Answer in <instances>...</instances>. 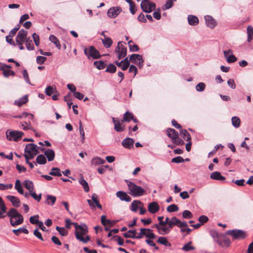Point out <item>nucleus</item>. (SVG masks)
Returning a JSON list of instances; mask_svg holds the SVG:
<instances>
[{"label":"nucleus","mask_w":253,"mask_h":253,"mask_svg":"<svg viewBox=\"0 0 253 253\" xmlns=\"http://www.w3.org/2000/svg\"><path fill=\"white\" fill-rule=\"evenodd\" d=\"M75 228V236L76 239L84 244L88 242L90 238L88 235H86L88 233V228L85 224L78 225V223H74Z\"/></svg>","instance_id":"f257e3e1"},{"label":"nucleus","mask_w":253,"mask_h":253,"mask_svg":"<svg viewBox=\"0 0 253 253\" xmlns=\"http://www.w3.org/2000/svg\"><path fill=\"white\" fill-rule=\"evenodd\" d=\"M6 215L10 218V223L13 227L20 225L24 221L22 215L19 213L14 208L10 209L7 212Z\"/></svg>","instance_id":"f03ea898"},{"label":"nucleus","mask_w":253,"mask_h":253,"mask_svg":"<svg viewBox=\"0 0 253 253\" xmlns=\"http://www.w3.org/2000/svg\"><path fill=\"white\" fill-rule=\"evenodd\" d=\"M127 186L129 190V194L133 197H139L143 195L145 190L140 186L136 185L133 182L126 181Z\"/></svg>","instance_id":"7ed1b4c3"},{"label":"nucleus","mask_w":253,"mask_h":253,"mask_svg":"<svg viewBox=\"0 0 253 253\" xmlns=\"http://www.w3.org/2000/svg\"><path fill=\"white\" fill-rule=\"evenodd\" d=\"M39 147L35 144L29 143L26 145L25 149V154L28 158L33 159L37 154L39 153L38 149Z\"/></svg>","instance_id":"20e7f679"},{"label":"nucleus","mask_w":253,"mask_h":253,"mask_svg":"<svg viewBox=\"0 0 253 253\" xmlns=\"http://www.w3.org/2000/svg\"><path fill=\"white\" fill-rule=\"evenodd\" d=\"M167 135L170 138L171 141L177 145H182L184 143L183 141L179 138V134L177 131L173 128H168L167 130Z\"/></svg>","instance_id":"39448f33"},{"label":"nucleus","mask_w":253,"mask_h":253,"mask_svg":"<svg viewBox=\"0 0 253 253\" xmlns=\"http://www.w3.org/2000/svg\"><path fill=\"white\" fill-rule=\"evenodd\" d=\"M24 133L20 131L7 130L6 132L7 139L9 141H18L20 140Z\"/></svg>","instance_id":"423d86ee"},{"label":"nucleus","mask_w":253,"mask_h":253,"mask_svg":"<svg viewBox=\"0 0 253 253\" xmlns=\"http://www.w3.org/2000/svg\"><path fill=\"white\" fill-rule=\"evenodd\" d=\"M84 53L88 58L98 59L101 57L99 52L93 46L84 48Z\"/></svg>","instance_id":"0eeeda50"},{"label":"nucleus","mask_w":253,"mask_h":253,"mask_svg":"<svg viewBox=\"0 0 253 253\" xmlns=\"http://www.w3.org/2000/svg\"><path fill=\"white\" fill-rule=\"evenodd\" d=\"M226 234L232 237L234 239H243L247 236L246 233L241 230H230L227 231Z\"/></svg>","instance_id":"6e6552de"},{"label":"nucleus","mask_w":253,"mask_h":253,"mask_svg":"<svg viewBox=\"0 0 253 253\" xmlns=\"http://www.w3.org/2000/svg\"><path fill=\"white\" fill-rule=\"evenodd\" d=\"M156 4L149 0H143L141 3V8L145 13H150L155 9Z\"/></svg>","instance_id":"1a4fd4ad"},{"label":"nucleus","mask_w":253,"mask_h":253,"mask_svg":"<svg viewBox=\"0 0 253 253\" xmlns=\"http://www.w3.org/2000/svg\"><path fill=\"white\" fill-rule=\"evenodd\" d=\"M129 60L131 62L138 66L140 68L142 67L144 62L142 55L138 54H131L129 57Z\"/></svg>","instance_id":"9d476101"},{"label":"nucleus","mask_w":253,"mask_h":253,"mask_svg":"<svg viewBox=\"0 0 253 253\" xmlns=\"http://www.w3.org/2000/svg\"><path fill=\"white\" fill-rule=\"evenodd\" d=\"M115 51L118 53V57L119 59H121L126 56L127 48L121 44V42H119L118 46L116 47Z\"/></svg>","instance_id":"9b49d317"},{"label":"nucleus","mask_w":253,"mask_h":253,"mask_svg":"<svg viewBox=\"0 0 253 253\" xmlns=\"http://www.w3.org/2000/svg\"><path fill=\"white\" fill-rule=\"evenodd\" d=\"M27 31L24 29L20 30L16 37V42H25L28 39L27 38Z\"/></svg>","instance_id":"f8f14e48"},{"label":"nucleus","mask_w":253,"mask_h":253,"mask_svg":"<svg viewBox=\"0 0 253 253\" xmlns=\"http://www.w3.org/2000/svg\"><path fill=\"white\" fill-rule=\"evenodd\" d=\"M121 11L119 7H114L110 8L107 11V15L109 17L114 18L117 17Z\"/></svg>","instance_id":"ddd939ff"},{"label":"nucleus","mask_w":253,"mask_h":253,"mask_svg":"<svg viewBox=\"0 0 253 253\" xmlns=\"http://www.w3.org/2000/svg\"><path fill=\"white\" fill-rule=\"evenodd\" d=\"M113 122L114 124V129L118 132H121L124 130V126H123V122H120L118 119L112 118Z\"/></svg>","instance_id":"4468645a"},{"label":"nucleus","mask_w":253,"mask_h":253,"mask_svg":"<svg viewBox=\"0 0 253 253\" xmlns=\"http://www.w3.org/2000/svg\"><path fill=\"white\" fill-rule=\"evenodd\" d=\"M115 64L123 71L126 70L129 66L127 58H126L121 62L116 61Z\"/></svg>","instance_id":"2eb2a0df"},{"label":"nucleus","mask_w":253,"mask_h":253,"mask_svg":"<svg viewBox=\"0 0 253 253\" xmlns=\"http://www.w3.org/2000/svg\"><path fill=\"white\" fill-rule=\"evenodd\" d=\"M116 196L121 201H125L126 202H129L131 200V198L130 196L127 195L126 192L122 191L117 192L116 193Z\"/></svg>","instance_id":"dca6fc26"},{"label":"nucleus","mask_w":253,"mask_h":253,"mask_svg":"<svg viewBox=\"0 0 253 253\" xmlns=\"http://www.w3.org/2000/svg\"><path fill=\"white\" fill-rule=\"evenodd\" d=\"M160 209V206L156 202L149 203L148 206V211L151 213L157 212Z\"/></svg>","instance_id":"f3484780"},{"label":"nucleus","mask_w":253,"mask_h":253,"mask_svg":"<svg viewBox=\"0 0 253 253\" xmlns=\"http://www.w3.org/2000/svg\"><path fill=\"white\" fill-rule=\"evenodd\" d=\"M205 20L206 21V25L211 29H213L216 25V22L214 19L210 15H206L205 16Z\"/></svg>","instance_id":"a211bd4d"},{"label":"nucleus","mask_w":253,"mask_h":253,"mask_svg":"<svg viewBox=\"0 0 253 253\" xmlns=\"http://www.w3.org/2000/svg\"><path fill=\"white\" fill-rule=\"evenodd\" d=\"M134 142L132 138H126L123 140L122 144L125 148L130 149L133 147Z\"/></svg>","instance_id":"6ab92c4d"},{"label":"nucleus","mask_w":253,"mask_h":253,"mask_svg":"<svg viewBox=\"0 0 253 253\" xmlns=\"http://www.w3.org/2000/svg\"><path fill=\"white\" fill-rule=\"evenodd\" d=\"M159 226L158 232L160 235H165L168 234L171 231V229L169 225H160Z\"/></svg>","instance_id":"aec40b11"},{"label":"nucleus","mask_w":253,"mask_h":253,"mask_svg":"<svg viewBox=\"0 0 253 253\" xmlns=\"http://www.w3.org/2000/svg\"><path fill=\"white\" fill-rule=\"evenodd\" d=\"M210 177L212 179L223 181L225 180V177L221 175L218 171H214L211 174Z\"/></svg>","instance_id":"412c9836"},{"label":"nucleus","mask_w":253,"mask_h":253,"mask_svg":"<svg viewBox=\"0 0 253 253\" xmlns=\"http://www.w3.org/2000/svg\"><path fill=\"white\" fill-rule=\"evenodd\" d=\"M6 198L11 202L12 205L16 207H18L20 205V200L16 197L14 196L8 195L6 196Z\"/></svg>","instance_id":"4be33fe9"},{"label":"nucleus","mask_w":253,"mask_h":253,"mask_svg":"<svg viewBox=\"0 0 253 253\" xmlns=\"http://www.w3.org/2000/svg\"><path fill=\"white\" fill-rule=\"evenodd\" d=\"M56 200V198L55 196L50 195H46V204L50 206H53L55 204Z\"/></svg>","instance_id":"5701e85b"},{"label":"nucleus","mask_w":253,"mask_h":253,"mask_svg":"<svg viewBox=\"0 0 253 253\" xmlns=\"http://www.w3.org/2000/svg\"><path fill=\"white\" fill-rule=\"evenodd\" d=\"M188 23L190 25L195 26L199 23L198 18L194 15H190L188 16Z\"/></svg>","instance_id":"b1692460"},{"label":"nucleus","mask_w":253,"mask_h":253,"mask_svg":"<svg viewBox=\"0 0 253 253\" xmlns=\"http://www.w3.org/2000/svg\"><path fill=\"white\" fill-rule=\"evenodd\" d=\"M44 155L46 156L48 161H52L55 157L54 152L51 149H47L44 152Z\"/></svg>","instance_id":"393cba45"},{"label":"nucleus","mask_w":253,"mask_h":253,"mask_svg":"<svg viewBox=\"0 0 253 253\" xmlns=\"http://www.w3.org/2000/svg\"><path fill=\"white\" fill-rule=\"evenodd\" d=\"M101 41L104 46L106 48L110 47L113 43L112 39L109 37H107V36H105V39H102Z\"/></svg>","instance_id":"a878e982"},{"label":"nucleus","mask_w":253,"mask_h":253,"mask_svg":"<svg viewBox=\"0 0 253 253\" xmlns=\"http://www.w3.org/2000/svg\"><path fill=\"white\" fill-rule=\"evenodd\" d=\"M79 183L83 187L84 190L87 192L89 190V187L88 183L84 180V177L82 176L79 180Z\"/></svg>","instance_id":"bb28decb"},{"label":"nucleus","mask_w":253,"mask_h":253,"mask_svg":"<svg viewBox=\"0 0 253 253\" xmlns=\"http://www.w3.org/2000/svg\"><path fill=\"white\" fill-rule=\"evenodd\" d=\"M105 163V161L99 157H96L93 158L91 161V164L92 165H98L103 164Z\"/></svg>","instance_id":"cd10ccee"},{"label":"nucleus","mask_w":253,"mask_h":253,"mask_svg":"<svg viewBox=\"0 0 253 253\" xmlns=\"http://www.w3.org/2000/svg\"><path fill=\"white\" fill-rule=\"evenodd\" d=\"M28 101V96L25 95L23 97L15 100L14 104L18 106H21L24 104H25Z\"/></svg>","instance_id":"c85d7f7f"},{"label":"nucleus","mask_w":253,"mask_h":253,"mask_svg":"<svg viewBox=\"0 0 253 253\" xmlns=\"http://www.w3.org/2000/svg\"><path fill=\"white\" fill-rule=\"evenodd\" d=\"M139 205H143V204L141 202L138 200L133 201L131 204L130 210L136 212L139 208Z\"/></svg>","instance_id":"c756f323"},{"label":"nucleus","mask_w":253,"mask_h":253,"mask_svg":"<svg viewBox=\"0 0 253 253\" xmlns=\"http://www.w3.org/2000/svg\"><path fill=\"white\" fill-rule=\"evenodd\" d=\"M24 185L25 187L30 192L33 191L34 184L32 181L29 180H26L24 181Z\"/></svg>","instance_id":"7c9ffc66"},{"label":"nucleus","mask_w":253,"mask_h":253,"mask_svg":"<svg viewBox=\"0 0 253 253\" xmlns=\"http://www.w3.org/2000/svg\"><path fill=\"white\" fill-rule=\"evenodd\" d=\"M157 242L165 246L170 247L171 246V244L168 242L167 238L164 237H159L157 240Z\"/></svg>","instance_id":"2f4dec72"},{"label":"nucleus","mask_w":253,"mask_h":253,"mask_svg":"<svg viewBox=\"0 0 253 253\" xmlns=\"http://www.w3.org/2000/svg\"><path fill=\"white\" fill-rule=\"evenodd\" d=\"M180 133L186 141H189L191 140V136L186 129L181 128L180 130Z\"/></svg>","instance_id":"473e14b6"},{"label":"nucleus","mask_w":253,"mask_h":253,"mask_svg":"<svg viewBox=\"0 0 253 253\" xmlns=\"http://www.w3.org/2000/svg\"><path fill=\"white\" fill-rule=\"evenodd\" d=\"M231 122L232 125L235 128H238L240 126L241 121L238 117H233L231 119Z\"/></svg>","instance_id":"72a5a7b5"},{"label":"nucleus","mask_w":253,"mask_h":253,"mask_svg":"<svg viewBox=\"0 0 253 253\" xmlns=\"http://www.w3.org/2000/svg\"><path fill=\"white\" fill-rule=\"evenodd\" d=\"M15 189L20 194H24V190L21 184L20 181L19 179H17L15 181Z\"/></svg>","instance_id":"f704fd0d"},{"label":"nucleus","mask_w":253,"mask_h":253,"mask_svg":"<svg viewBox=\"0 0 253 253\" xmlns=\"http://www.w3.org/2000/svg\"><path fill=\"white\" fill-rule=\"evenodd\" d=\"M37 163L40 165H44L46 163L45 157L42 154L39 155L36 158Z\"/></svg>","instance_id":"c9c22d12"},{"label":"nucleus","mask_w":253,"mask_h":253,"mask_svg":"<svg viewBox=\"0 0 253 253\" xmlns=\"http://www.w3.org/2000/svg\"><path fill=\"white\" fill-rule=\"evenodd\" d=\"M49 174L51 175L56 176H60L62 175L60 169L58 168H52Z\"/></svg>","instance_id":"e433bc0d"},{"label":"nucleus","mask_w":253,"mask_h":253,"mask_svg":"<svg viewBox=\"0 0 253 253\" xmlns=\"http://www.w3.org/2000/svg\"><path fill=\"white\" fill-rule=\"evenodd\" d=\"M20 127L24 130L32 129V127L30 122H21L20 124Z\"/></svg>","instance_id":"4c0bfd02"},{"label":"nucleus","mask_w":253,"mask_h":253,"mask_svg":"<svg viewBox=\"0 0 253 253\" xmlns=\"http://www.w3.org/2000/svg\"><path fill=\"white\" fill-rule=\"evenodd\" d=\"M49 41L53 43L56 46L60 49L61 48V45L59 42V41L57 39V38L54 35H51L49 37Z\"/></svg>","instance_id":"58836bf2"},{"label":"nucleus","mask_w":253,"mask_h":253,"mask_svg":"<svg viewBox=\"0 0 253 253\" xmlns=\"http://www.w3.org/2000/svg\"><path fill=\"white\" fill-rule=\"evenodd\" d=\"M150 229L148 228H141L140 229V232L137 235H135V239H141L144 236H145L146 232L150 231Z\"/></svg>","instance_id":"ea45409f"},{"label":"nucleus","mask_w":253,"mask_h":253,"mask_svg":"<svg viewBox=\"0 0 253 253\" xmlns=\"http://www.w3.org/2000/svg\"><path fill=\"white\" fill-rule=\"evenodd\" d=\"M12 232L16 235L19 236L21 233H24V234H28L29 233L28 230L24 227L19 228L17 229H13Z\"/></svg>","instance_id":"a19ab883"},{"label":"nucleus","mask_w":253,"mask_h":253,"mask_svg":"<svg viewBox=\"0 0 253 253\" xmlns=\"http://www.w3.org/2000/svg\"><path fill=\"white\" fill-rule=\"evenodd\" d=\"M180 222V220L177 218L175 216L172 217L170 220L169 224V227L171 229L174 226H178V223Z\"/></svg>","instance_id":"79ce46f5"},{"label":"nucleus","mask_w":253,"mask_h":253,"mask_svg":"<svg viewBox=\"0 0 253 253\" xmlns=\"http://www.w3.org/2000/svg\"><path fill=\"white\" fill-rule=\"evenodd\" d=\"M136 235V230H129L127 232L125 233L124 234V236L125 238H131L133 239H135Z\"/></svg>","instance_id":"37998d69"},{"label":"nucleus","mask_w":253,"mask_h":253,"mask_svg":"<svg viewBox=\"0 0 253 253\" xmlns=\"http://www.w3.org/2000/svg\"><path fill=\"white\" fill-rule=\"evenodd\" d=\"M94 66L99 70L103 69L105 66L106 64L105 62L103 61H96L93 63Z\"/></svg>","instance_id":"c03bdc74"},{"label":"nucleus","mask_w":253,"mask_h":253,"mask_svg":"<svg viewBox=\"0 0 253 253\" xmlns=\"http://www.w3.org/2000/svg\"><path fill=\"white\" fill-rule=\"evenodd\" d=\"M133 114L129 112L128 111H127L126 112V113L123 116V120H122V122H123L124 121L129 122L131 120V118H132Z\"/></svg>","instance_id":"a18cd8bd"},{"label":"nucleus","mask_w":253,"mask_h":253,"mask_svg":"<svg viewBox=\"0 0 253 253\" xmlns=\"http://www.w3.org/2000/svg\"><path fill=\"white\" fill-rule=\"evenodd\" d=\"M56 230L62 236H66L68 235V231L64 227L57 226L56 227Z\"/></svg>","instance_id":"49530a36"},{"label":"nucleus","mask_w":253,"mask_h":253,"mask_svg":"<svg viewBox=\"0 0 253 253\" xmlns=\"http://www.w3.org/2000/svg\"><path fill=\"white\" fill-rule=\"evenodd\" d=\"M26 48L29 50H32L34 49V46L33 43L32 41L30 39V38H28V39L25 42Z\"/></svg>","instance_id":"de8ad7c7"},{"label":"nucleus","mask_w":253,"mask_h":253,"mask_svg":"<svg viewBox=\"0 0 253 253\" xmlns=\"http://www.w3.org/2000/svg\"><path fill=\"white\" fill-rule=\"evenodd\" d=\"M167 210L169 212L176 211L178 210V207L175 204H171L167 207Z\"/></svg>","instance_id":"09e8293b"},{"label":"nucleus","mask_w":253,"mask_h":253,"mask_svg":"<svg viewBox=\"0 0 253 253\" xmlns=\"http://www.w3.org/2000/svg\"><path fill=\"white\" fill-rule=\"evenodd\" d=\"M39 215H35L30 217L29 220L31 223L33 224H38L40 220H39Z\"/></svg>","instance_id":"8fccbe9b"},{"label":"nucleus","mask_w":253,"mask_h":253,"mask_svg":"<svg viewBox=\"0 0 253 253\" xmlns=\"http://www.w3.org/2000/svg\"><path fill=\"white\" fill-rule=\"evenodd\" d=\"M29 194L37 202H40L41 201L42 195L41 193L37 195L35 192L31 191V192H29Z\"/></svg>","instance_id":"3c124183"},{"label":"nucleus","mask_w":253,"mask_h":253,"mask_svg":"<svg viewBox=\"0 0 253 253\" xmlns=\"http://www.w3.org/2000/svg\"><path fill=\"white\" fill-rule=\"evenodd\" d=\"M176 0H167L164 6V7L163 9H169L171 8L173 4V2L175 1Z\"/></svg>","instance_id":"603ef678"},{"label":"nucleus","mask_w":253,"mask_h":253,"mask_svg":"<svg viewBox=\"0 0 253 253\" xmlns=\"http://www.w3.org/2000/svg\"><path fill=\"white\" fill-rule=\"evenodd\" d=\"M192 243L191 242H189L187 244L185 245L182 248V250L186 251L188 252L190 250H193L195 249V247L193 246H192L191 245Z\"/></svg>","instance_id":"864d4df0"},{"label":"nucleus","mask_w":253,"mask_h":253,"mask_svg":"<svg viewBox=\"0 0 253 253\" xmlns=\"http://www.w3.org/2000/svg\"><path fill=\"white\" fill-rule=\"evenodd\" d=\"M116 67L113 64H110L106 69V72L114 73L116 71Z\"/></svg>","instance_id":"5fc2aeb1"},{"label":"nucleus","mask_w":253,"mask_h":253,"mask_svg":"<svg viewBox=\"0 0 253 253\" xmlns=\"http://www.w3.org/2000/svg\"><path fill=\"white\" fill-rule=\"evenodd\" d=\"M128 43L129 44V49L130 51H137L139 49V47L137 45H136V44H133V45H131V43H133V42L132 41H130L128 42Z\"/></svg>","instance_id":"6e6d98bb"},{"label":"nucleus","mask_w":253,"mask_h":253,"mask_svg":"<svg viewBox=\"0 0 253 253\" xmlns=\"http://www.w3.org/2000/svg\"><path fill=\"white\" fill-rule=\"evenodd\" d=\"M182 217L184 218L190 219L192 218L193 215L189 211L185 210L182 212Z\"/></svg>","instance_id":"4d7b16f0"},{"label":"nucleus","mask_w":253,"mask_h":253,"mask_svg":"<svg viewBox=\"0 0 253 253\" xmlns=\"http://www.w3.org/2000/svg\"><path fill=\"white\" fill-rule=\"evenodd\" d=\"M205 84L203 83H200L196 86V89L197 91H203L205 88Z\"/></svg>","instance_id":"13d9d810"},{"label":"nucleus","mask_w":253,"mask_h":253,"mask_svg":"<svg viewBox=\"0 0 253 253\" xmlns=\"http://www.w3.org/2000/svg\"><path fill=\"white\" fill-rule=\"evenodd\" d=\"M3 71V74L4 77H8L9 76H14L15 75V73L10 70H2Z\"/></svg>","instance_id":"bf43d9fd"},{"label":"nucleus","mask_w":253,"mask_h":253,"mask_svg":"<svg viewBox=\"0 0 253 253\" xmlns=\"http://www.w3.org/2000/svg\"><path fill=\"white\" fill-rule=\"evenodd\" d=\"M46 60V57L42 56H38L37 57L36 61L38 64L41 65L44 63Z\"/></svg>","instance_id":"052dcab7"},{"label":"nucleus","mask_w":253,"mask_h":253,"mask_svg":"<svg viewBox=\"0 0 253 253\" xmlns=\"http://www.w3.org/2000/svg\"><path fill=\"white\" fill-rule=\"evenodd\" d=\"M13 187L12 184H3L0 183V190H4L8 189H11Z\"/></svg>","instance_id":"680f3d73"},{"label":"nucleus","mask_w":253,"mask_h":253,"mask_svg":"<svg viewBox=\"0 0 253 253\" xmlns=\"http://www.w3.org/2000/svg\"><path fill=\"white\" fill-rule=\"evenodd\" d=\"M184 161V160L183 159V158L180 156L176 157L175 158H172L171 160V162L174 163H182Z\"/></svg>","instance_id":"e2e57ef3"},{"label":"nucleus","mask_w":253,"mask_h":253,"mask_svg":"<svg viewBox=\"0 0 253 253\" xmlns=\"http://www.w3.org/2000/svg\"><path fill=\"white\" fill-rule=\"evenodd\" d=\"M32 37L36 45L39 46L40 44V38L39 35L36 33H34L32 35Z\"/></svg>","instance_id":"0e129e2a"},{"label":"nucleus","mask_w":253,"mask_h":253,"mask_svg":"<svg viewBox=\"0 0 253 253\" xmlns=\"http://www.w3.org/2000/svg\"><path fill=\"white\" fill-rule=\"evenodd\" d=\"M145 236L146 238L153 239L156 238V235L152 232V230L150 229V231L146 232Z\"/></svg>","instance_id":"69168bd1"},{"label":"nucleus","mask_w":253,"mask_h":253,"mask_svg":"<svg viewBox=\"0 0 253 253\" xmlns=\"http://www.w3.org/2000/svg\"><path fill=\"white\" fill-rule=\"evenodd\" d=\"M19 29V25H16V26L14 28H13L10 31L9 33V36L11 37H13L16 34V32Z\"/></svg>","instance_id":"338daca9"},{"label":"nucleus","mask_w":253,"mask_h":253,"mask_svg":"<svg viewBox=\"0 0 253 253\" xmlns=\"http://www.w3.org/2000/svg\"><path fill=\"white\" fill-rule=\"evenodd\" d=\"M53 88L52 86H48L46 87L45 89V92L46 94L48 96H51V95L53 93Z\"/></svg>","instance_id":"774afa93"}]
</instances>
